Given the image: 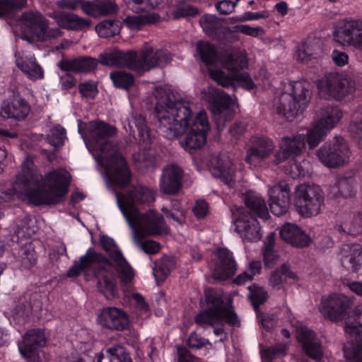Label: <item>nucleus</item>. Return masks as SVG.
Here are the masks:
<instances>
[{
	"instance_id": "nucleus-47",
	"label": "nucleus",
	"mask_w": 362,
	"mask_h": 362,
	"mask_svg": "<svg viewBox=\"0 0 362 362\" xmlns=\"http://www.w3.org/2000/svg\"><path fill=\"white\" fill-rule=\"evenodd\" d=\"M158 15L152 14L146 16H129L126 17V25L134 30H141L146 25L152 24L158 21Z\"/></svg>"
},
{
	"instance_id": "nucleus-34",
	"label": "nucleus",
	"mask_w": 362,
	"mask_h": 362,
	"mask_svg": "<svg viewBox=\"0 0 362 362\" xmlns=\"http://www.w3.org/2000/svg\"><path fill=\"white\" fill-rule=\"evenodd\" d=\"M274 145L272 139L264 136L255 138L253 146L247 151L245 161L252 164L255 159L267 158L274 151Z\"/></svg>"
},
{
	"instance_id": "nucleus-25",
	"label": "nucleus",
	"mask_w": 362,
	"mask_h": 362,
	"mask_svg": "<svg viewBox=\"0 0 362 362\" xmlns=\"http://www.w3.org/2000/svg\"><path fill=\"white\" fill-rule=\"evenodd\" d=\"M183 170L176 165L164 168L160 180V190L166 194H175L182 187Z\"/></svg>"
},
{
	"instance_id": "nucleus-43",
	"label": "nucleus",
	"mask_w": 362,
	"mask_h": 362,
	"mask_svg": "<svg viewBox=\"0 0 362 362\" xmlns=\"http://www.w3.org/2000/svg\"><path fill=\"white\" fill-rule=\"evenodd\" d=\"M172 12L174 20L195 17L199 14L197 7L192 5L187 0H177Z\"/></svg>"
},
{
	"instance_id": "nucleus-1",
	"label": "nucleus",
	"mask_w": 362,
	"mask_h": 362,
	"mask_svg": "<svg viewBox=\"0 0 362 362\" xmlns=\"http://www.w3.org/2000/svg\"><path fill=\"white\" fill-rule=\"evenodd\" d=\"M100 244L107 253L109 258L96 252L94 248L89 247L79 258L78 262L75 261L68 269L67 276L78 277L81 272L90 271L94 264H103L96 266L93 269L97 288L101 294L106 292L115 294L117 288V279H119L124 294H139L129 291L126 293V290L132 287L135 273L115 241L107 235H102L100 237Z\"/></svg>"
},
{
	"instance_id": "nucleus-7",
	"label": "nucleus",
	"mask_w": 362,
	"mask_h": 362,
	"mask_svg": "<svg viewBox=\"0 0 362 362\" xmlns=\"http://www.w3.org/2000/svg\"><path fill=\"white\" fill-rule=\"evenodd\" d=\"M291 93L281 94L276 104L277 113L292 121L296 116L302 114L310 99V83L308 81H291Z\"/></svg>"
},
{
	"instance_id": "nucleus-17",
	"label": "nucleus",
	"mask_w": 362,
	"mask_h": 362,
	"mask_svg": "<svg viewBox=\"0 0 362 362\" xmlns=\"http://www.w3.org/2000/svg\"><path fill=\"white\" fill-rule=\"evenodd\" d=\"M352 304L353 298L349 296H325L321 300L319 310L325 318L338 322L346 317Z\"/></svg>"
},
{
	"instance_id": "nucleus-36",
	"label": "nucleus",
	"mask_w": 362,
	"mask_h": 362,
	"mask_svg": "<svg viewBox=\"0 0 362 362\" xmlns=\"http://www.w3.org/2000/svg\"><path fill=\"white\" fill-rule=\"evenodd\" d=\"M130 134L134 139H139L144 145L148 146L151 141L150 129L147 125L146 117L141 114H133L129 122Z\"/></svg>"
},
{
	"instance_id": "nucleus-5",
	"label": "nucleus",
	"mask_w": 362,
	"mask_h": 362,
	"mask_svg": "<svg viewBox=\"0 0 362 362\" xmlns=\"http://www.w3.org/2000/svg\"><path fill=\"white\" fill-rule=\"evenodd\" d=\"M243 201L248 212L243 207H238L233 213L235 230L241 235L243 240L257 242L261 239L260 226L256 217L267 220L269 211L264 200L252 191L243 194Z\"/></svg>"
},
{
	"instance_id": "nucleus-4",
	"label": "nucleus",
	"mask_w": 362,
	"mask_h": 362,
	"mask_svg": "<svg viewBox=\"0 0 362 362\" xmlns=\"http://www.w3.org/2000/svg\"><path fill=\"white\" fill-rule=\"evenodd\" d=\"M98 63L103 66L126 67L142 75L152 68L165 66L171 61V56L167 50L154 51L150 45H145L139 50L127 52L116 49L99 54Z\"/></svg>"
},
{
	"instance_id": "nucleus-35",
	"label": "nucleus",
	"mask_w": 362,
	"mask_h": 362,
	"mask_svg": "<svg viewBox=\"0 0 362 362\" xmlns=\"http://www.w3.org/2000/svg\"><path fill=\"white\" fill-rule=\"evenodd\" d=\"M337 33L344 41L362 48V21H346Z\"/></svg>"
},
{
	"instance_id": "nucleus-46",
	"label": "nucleus",
	"mask_w": 362,
	"mask_h": 362,
	"mask_svg": "<svg viewBox=\"0 0 362 362\" xmlns=\"http://www.w3.org/2000/svg\"><path fill=\"white\" fill-rule=\"evenodd\" d=\"M110 78L116 88L127 90H129L135 81L134 76L124 71H112Z\"/></svg>"
},
{
	"instance_id": "nucleus-12",
	"label": "nucleus",
	"mask_w": 362,
	"mask_h": 362,
	"mask_svg": "<svg viewBox=\"0 0 362 362\" xmlns=\"http://www.w3.org/2000/svg\"><path fill=\"white\" fill-rule=\"evenodd\" d=\"M317 87L321 97L340 101L354 93L356 83L354 80L343 77L341 74L330 72L318 80Z\"/></svg>"
},
{
	"instance_id": "nucleus-21",
	"label": "nucleus",
	"mask_w": 362,
	"mask_h": 362,
	"mask_svg": "<svg viewBox=\"0 0 362 362\" xmlns=\"http://www.w3.org/2000/svg\"><path fill=\"white\" fill-rule=\"evenodd\" d=\"M214 256L213 279L224 281L232 277L237 270V264L233 252L227 248L221 247L216 250Z\"/></svg>"
},
{
	"instance_id": "nucleus-60",
	"label": "nucleus",
	"mask_w": 362,
	"mask_h": 362,
	"mask_svg": "<svg viewBox=\"0 0 362 362\" xmlns=\"http://www.w3.org/2000/svg\"><path fill=\"white\" fill-rule=\"evenodd\" d=\"M230 33H240L250 36L256 37L258 32L260 31L259 28H252L248 25H237L229 28Z\"/></svg>"
},
{
	"instance_id": "nucleus-59",
	"label": "nucleus",
	"mask_w": 362,
	"mask_h": 362,
	"mask_svg": "<svg viewBox=\"0 0 362 362\" xmlns=\"http://www.w3.org/2000/svg\"><path fill=\"white\" fill-rule=\"evenodd\" d=\"M350 136L358 146L362 145V122H351L349 126Z\"/></svg>"
},
{
	"instance_id": "nucleus-26",
	"label": "nucleus",
	"mask_w": 362,
	"mask_h": 362,
	"mask_svg": "<svg viewBox=\"0 0 362 362\" xmlns=\"http://www.w3.org/2000/svg\"><path fill=\"white\" fill-rule=\"evenodd\" d=\"M30 110V107L27 101L17 95L4 102L0 114L3 117L21 121L26 118Z\"/></svg>"
},
{
	"instance_id": "nucleus-9",
	"label": "nucleus",
	"mask_w": 362,
	"mask_h": 362,
	"mask_svg": "<svg viewBox=\"0 0 362 362\" xmlns=\"http://www.w3.org/2000/svg\"><path fill=\"white\" fill-rule=\"evenodd\" d=\"M324 193L316 185L302 184L296 186L293 194V206L298 214L310 218L320 214L324 204Z\"/></svg>"
},
{
	"instance_id": "nucleus-40",
	"label": "nucleus",
	"mask_w": 362,
	"mask_h": 362,
	"mask_svg": "<svg viewBox=\"0 0 362 362\" xmlns=\"http://www.w3.org/2000/svg\"><path fill=\"white\" fill-rule=\"evenodd\" d=\"M287 279L295 280L297 275L287 264H283L280 267L276 268L271 274L269 284L277 290L283 287V283Z\"/></svg>"
},
{
	"instance_id": "nucleus-22",
	"label": "nucleus",
	"mask_w": 362,
	"mask_h": 362,
	"mask_svg": "<svg viewBox=\"0 0 362 362\" xmlns=\"http://www.w3.org/2000/svg\"><path fill=\"white\" fill-rule=\"evenodd\" d=\"M97 321L103 327L112 331L122 332L129 329L130 327L128 315L123 310L115 307L103 308L98 314Z\"/></svg>"
},
{
	"instance_id": "nucleus-39",
	"label": "nucleus",
	"mask_w": 362,
	"mask_h": 362,
	"mask_svg": "<svg viewBox=\"0 0 362 362\" xmlns=\"http://www.w3.org/2000/svg\"><path fill=\"white\" fill-rule=\"evenodd\" d=\"M344 330L351 337L357 338L362 336V304L356 306L353 314L348 316Z\"/></svg>"
},
{
	"instance_id": "nucleus-44",
	"label": "nucleus",
	"mask_w": 362,
	"mask_h": 362,
	"mask_svg": "<svg viewBox=\"0 0 362 362\" xmlns=\"http://www.w3.org/2000/svg\"><path fill=\"white\" fill-rule=\"evenodd\" d=\"M17 65L30 78L41 79L43 78V69L37 63L35 57L26 58L22 62L18 63Z\"/></svg>"
},
{
	"instance_id": "nucleus-2",
	"label": "nucleus",
	"mask_w": 362,
	"mask_h": 362,
	"mask_svg": "<svg viewBox=\"0 0 362 362\" xmlns=\"http://www.w3.org/2000/svg\"><path fill=\"white\" fill-rule=\"evenodd\" d=\"M71 175L53 169L43 176L33 160L27 157L16 175V186L29 203L35 206L61 203L69 192Z\"/></svg>"
},
{
	"instance_id": "nucleus-61",
	"label": "nucleus",
	"mask_w": 362,
	"mask_h": 362,
	"mask_svg": "<svg viewBox=\"0 0 362 362\" xmlns=\"http://www.w3.org/2000/svg\"><path fill=\"white\" fill-rule=\"evenodd\" d=\"M132 2L136 6V11H144L147 6L150 8L158 7L163 2V0H132Z\"/></svg>"
},
{
	"instance_id": "nucleus-3",
	"label": "nucleus",
	"mask_w": 362,
	"mask_h": 362,
	"mask_svg": "<svg viewBox=\"0 0 362 362\" xmlns=\"http://www.w3.org/2000/svg\"><path fill=\"white\" fill-rule=\"evenodd\" d=\"M155 97L154 115L158 134L168 140L178 139L187 132L194 119L192 104L177 99L170 89H156Z\"/></svg>"
},
{
	"instance_id": "nucleus-57",
	"label": "nucleus",
	"mask_w": 362,
	"mask_h": 362,
	"mask_svg": "<svg viewBox=\"0 0 362 362\" xmlns=\"http://www.w3.org/2000/svg\"><path fill=\"white\" fill-rule=\"evenodd\" d=\"M192 211L197 219H204L209 213V204L205 200H198L195 202Z\"/></svg>"
},
{
	"instance_id": "nucleus-55",
	"label": "nucleus",
	"mask_w": 362,
	"mask_h": 362,
	"mask_svg": "<svg viewBox=\"0 0 362 362\" xmlns=\"http://www.w3.org/2000/svg\"><path fill=\"white\" fill-rule=\"evenodd\" d=\"M133 159L136 163L143 165L144 167H148L153 163L154 158L151 153L146 149H140L138 152L133 154Z\"/></svg>"
},
{
	"instance_id": "nucleus-19",
	"label": "nucleus",
	"mask_w": 362,
	"mask_h": 362,
	"mask_svg": "<svg viewBox=\"0 0 362 362\" xmlns=\"http://www.w3.org/2000/svg\"><path fill=\"white\" fill-rule=\"evenodd\" d=\"M45 344L46 338L44 332L40 329H33L24 334L23 340L18 343V350L27 361L42 362L37 350Z\"/></svg>"
},
{
	"instance_id": "nucleus-63",
	"label": "nucleus",
	"mask_w": 362,
	"mask_h": 362,
	"mask_svg": "<svg viewBox=\"0 0 362 362\" xmlns=\"http://www.w3.org/2000/svg\"><path fill=\"white\" fill-rule=\"evenodd\" d=\"M33 309V305L23 298H20L19 304L15 308V313L21 316H28Z\"/></svg>"
},
{
	"instance_id": "nucleus-31",
	"label": "nucleus",
	"mask_w": 362,
	"mask_h": 362,
	"mask_svg": "<svg viewBox=\"0 0 362 362\" xmlns=\"http://www.w3.org/2000/svg\"><path fill=\"white\" fill-rule=\"evenodd\" d=\"M144 232L151 236L168 234L169 228L165 225L163 215L154 210H149L143 215Z\"/></svg>"
},
{
	"instance_id": "nucleus-10",
	"label": "nucleus",
	"mask_w": 362,
	"mask_h": 362,
	"mask_svg": "<svg viewBox=\"0 0 362 362\" xmlns=\"http://www.w3.org/2000/svg\"><path fill=\"white\" fill-rule=\"evenodd\" d=\"M98 162L105 170L110 185L122 188L130 184L132 174L121 152L115 151L109 155H98Z\"/></svg>"
},
{
	"instance_id": "nucleus-11",
	"label": "nucleus",
	"mask_w": 362,
	"mask_h": 362,
	"mask_svg": "<svg viewBox=\"0 0 362 362\" xmlns=\"http://www.w3.org/2000/svg\"><path fill=\"white\" fill-rule=\"evenodd\" d=\"M119 209L128 221H135L139 214L136 204L151 206L155 201L154 192L145 186L134 187L127 193L117 192Z\"/></svg>"
},
{
	"instance_id": "nucleus-52",
	"label": "nucleus",
	"mask_w": 362,
	"mask_h": 362,
	"mask_svg": "<svg viewBox=\"0 0 362 362\" xmlns=\"http://www.w3.org/2000/svg\"><path fill=\"white\" fill-rule=\"evenodd\" d=\"M344 225H340L338 227V230L341 233L344 232L350 235L356 236L362 233V215L357 214L354 216L352 221L346 228Z\"/></svg>"
},
{
	"instance_id": "nucleus-14",
	"label": "nucleus",
	"mask_w": 362,
	"mask_h": 362,
	"mask_svg": "<svg viewBox=\"0 0 362 362\" xmlns=\"http://www.w3.org/2000/svg\"><path fill=\"white\" fill-rule=\"evenodd\" d=\"M19 21L27 28L28 33L40 42L57 38L62 34L58 28H49L48 21L39 13L25 11L21 15Z\"/></svg>"
},
{
	"instance_id": "nucleus-37",
	"label": "nucleus",
	"mask_w": 362,
	"mask_h": 362,
	"mask_svg": "<svg viewBox=\"0 0 362 362\" xmlns=\"http://www.w3.org/2000/svg\"><path fill=\"white\" fill-rule=\"evenodd\" d=\"M343 112L338 106L327 105L320 111V118L316 124L329 132L341 119Z\"/></svg>"
},
{
	"instance_id": "nucleus-13",
	"label": "nucleus",
	"mask_w": 362,
	"mask_h": 362,
	"mask_svg": "<svg viewBox=\"0 0 362 362\" xmlns=\"http://www.w3.org/2000/svg\"><path fill=\"white\" fill-rule=\"evenodd\" d=\"M317 156L326 167L336 168L348 162L349 148L342 136H335L318 149Z\"/></svg>"
},
{
	"instance_id": "nucleus-28",
	"label": "nucleus",
	"mask_w": 362,
	"mask_h": 362,
	"mask_svg": "<svg viewBox=\"0 0 362 362\" xmlns=\"http://www.w3.org/2000/svg\"><path fill=\"white\" fill-rule=\"evenodd\" d=\"M279 235L284 241L296 247H308L311 242L310 236L296 223H285Z\"/></svg>"
},
{
	"instance_id": "nucleus-64",
	"label": "nucleus",
	"mask_w": 362,
	"mask_h": 362,
	"mask_svg": "<svg viewBox=\"0 0 362 362\" xmlns=\"http://www.w3.org/2000/svg\"><path fill=\"white\" fill-rule=\"evenodd\" d=\"M177 362H202L201 359L192 355L186 348H177Z\"/></svg>"
},
{
	"instance_id": "nucleus-29",
	"label": "nucleus",
	"mask_w": 362,
	"mask_h": 362,
	"mask_svg": "<svg viewBox=\"0 0 362 362\" xmlns=\"http://www.w3.org/2000/svg\"><path fill=\"white\" fill-rule=\"evenodd\" d=\"M81 10L88 16L99 18L117 15L119 7L112 0L88 1L81 4Z\"/></svg>"
},
{
	"instance_id": "nucleus-30",
	"label": "nucleus",
	"mask_w": 362,
	"mask_h": 362,
	"mask_svg": "<svg viewBox=\"0 0 362 362\" xmlns=\"http://www.w3.org/2000/svg\"><path fill=\"white\" fill-rule=\"evenodd\" d=\"M343 267L353 272H358L362 264V246L360 244H346L340 250Z\"/></svg>"
},
{
	"instance_id": "nucleus-27",
	"label": "nucleus",
	"mask_w": 362,
	"mask_h": 362,
	"mask_svg": "<svg viewBox=\"0 0 362 362\" xmlns=\"http://www.w3.org/2000/svg\"><path fill=\"white\" fill-rule=\"evenodd\" d=\"M98 64L97 59L92 57L81 56L74 59H62L58 64V67L63 71L87 73L95 70Z\"/></svg>"
},
{
	"instance_id": "nucleus-33",
	"label": "nucleus",
	"mask_w": 362,
	"mask_h": 362,
	"mask_svg": "<svg viewBox=\"0 0 362 362\" xmlns=\"http://www.w3.org/2000/svg\"><path fill=\"white\" fill-rule=\"evenodd\" d=\"M58 25L71 30H86L89 28L91 21L69 11H60L55 16Z\"/></svg>"
},
{
	"instance_id": "nucleus-32",
	"label": "nucleus",
	"mask_w": 362,
	"mask_h": 362,
	"mask_svg": "<svg viewBox=\"0 0 362 362\" xmlns=\"http://www.w3.org/2000/svg\"><path fill=\"white\" fill-rule=\"evenodd\" d=\"M209 163L214 177L220 178L226 184H229L233 180L234 171L232 163L228 157L221 154L212 156L209 160Z\"/></svg>"
},
{
	"instance_id": "nucleus-24",
	"label": "nucleus",
	"mask_w": 362,
	"mask_h": 362,
	"mask_svg": "<svg viewBox=\"0 0 362 362\" xmlns=\"http://www.w3.org/2000/svg\"><path fill=\"white\" fill-rule=\"evenodd\" d=\"M211 112L218 117L230 115L233 111L232 98L218 88H211L206 94Z\"/></svg>"
},
{
	"instance_id": "nucleus-56",
	"label": "nucleus",
	"mask_w": 362,
	"mask_h": 362,
	"mask_svg": "<svg viewBox=\"0 0 362 362\" xmlns=\"http://www.w3.org/2000/svg\"><path fill=\"white\" fill-rule=\"evenodd\" d=\"M268 16H269V13L267 11H258V12H255V13L251 12V11H247V12H245L240 17H238L236 18H232V21L233 22H236V21L245 22V21H248L258 20V19H261V18L265 19V18H268Z\"/></svg>"
},
{
	"instance_id": "nucleus-6",
	"label": "nucleus",
	"mask_w": 362,
	"mask_h": 362,
	"mask_svg": "<svg viewBox=\"0 0 362 362\" xmlns=\"http://www.w3.org/2000/svg\"><path fill=\"white\" fill-rule=\"evenodd\" d=\"M199 305L202 311L195 316L194 322L200 326L212 327L223 321L230 325H240L230 296H204Z\"/></svg>"
},
{
	"instance_id": "nucleus-23",
	"label": "nucleus",
	"mask_w": 362,
	"mask_h": 362,
	"mask_svg": "<svg viewBox=\"0 0 362 362\" xmlns=\"http://www.w3.org/2000/svg\"><path fill=\"white\" fill-rule=\"evenodd\" d=\"M297 338L307 356L315 361L322 359V343L313 330L307 327H300L297 329Z\"/></svg>"
},
{
	"instance_id": "nucleus-16",
	"label": "nucleus",
	"mask_w": 362,
	"mask_h": 362,
	"mask_svg": "<svg viewBox=\"0 0 362 362\" xmlns=\"http://www.w3.org/2000/svg\"><path fill=\"white\" fill-rule=\"evenodd\" d=\"M190 129L184 141H181V146L186 150L200 149L206 141L207 133L210 129L207 115L205 111L198 112Z\"/></svg>"
},
{
	"instance_id": "nucleus-49",
	"label": "nucleus",
	"mask_w": 362,
	"mask_h": 362,
	"mask_svg": "<svg viewBox=\"0 0 362 362\" xmlns=\"http://www.w3.org/2000/svg\"><path fill=\"white\" fill-rule=\"evenodd\" d=\"M26 5L27 0H0V18H5L25 8Z\"/></svg>"
},
{
	"instance_id": "nucleus-42",
	"label": "nucleus",
	"mask_w": 362,
	"mask_h": 362,
	"mask_svg": "<svg viewBox=\"0 0 362 362\" xmlns=\"http://www.w3.org/2000/svg\"><path fill=\"white\" fill-rule=\"evenodd\" d=\"M347 341L343 347L346 362H362V336Z\"/></svg>"
},
{
	"instance_id": "nucleus-53",
	"label": "nucleus",
	"mask_w": 362,
	"mask_h": 362,
	"mask_svg": "<svg viewBox=\"0 0 362 362\" xmlns=\"http://www.w3.org/2000/svg\"><path fill=\"white\" fill-rule=\"evenodd\" d=\"M217 21L218 18L216 15L204 14L201 17L199 23L206 33L214 37L217 33Z\"/></svg>"
},
{
	"instance_id": "nucleus-50",
	"label": "nucleus",
	"mask_w": 362,
	"mask_h": 362,
	"mask_svg": "<svg viewBox=\"0 0 362 362\" xmlns=\"http://www.w3.org/2000/svg\"><path fill=\"white\" fill-rule=\"evenodd\" d=\"M288 346L285 343H278L274 346L262 349L260 351L263 359L272 362V360L282 357L286 354Z\"/></svg>"
},
{
	"instance_id": "nucleus-15",
	"label": "nucleus",
	"mask_w": 362,
	"mask_h": 362,
	"mask_svg": "<svg viewBox=\"0 0 362 362\" xmlns=\"http://www.w3.org/2000/svg\"><path fill=\"white\" fill-rule=\"evenodd\" d=\"M88 134L90 140L98 147V155H109L115 149V145L109 139L115 136L117 129L105 122L100 119L89 122L88 127Z\"/></svg>"
},
{
	"instance_id": "nucleus-62",
	"label": "nucleus",
	"mask_w": 362,
	"mask_h": 362,
	"mask_svg": "<svg viewBox=\"0 0 362 362\" xmlns=\"http://www.w3.org/2000/svg\"><path fill=\"white\" fill-rule=\"evenodd\" d=\"M247 125L242 121H235L229 128V133L232 137L238 139L245 132Z\"/></svg>"
},
{
	"instance_id": "nucleus-45",
	"label": "nucleus",
	"mask_w": 362,
	"mask_h": 362,
	"mask_svg": "<svg viewBox=\"0 0 362 362\" xmlns=\"http://www.w3.org/2000/svg\"><path fill=\"white\" fill-rule=\"evenodd\" d=\"M119 21L117 20H105L95 26V31L100 37L107 38L118 35L120 32Z\"/></svg>"
},
{
	"instance_id": "nucleus-8",
	"label": "nucleus",
	"mask_w": 362,
	"mask_h": 362,
	"mask_svg": "<svg viewBox=\"0 0 362 362\" xmlns=\"http://www.w3.org/2000/svg\"><path fill=\"white\" fill-rule=\"evenodd\" d=\"M327 133L315 123L306 135L298 134L291 137H284L280 151L275 154V161L279 163L298 156L305 149L306 143L310 148H314L323 140Z\"/></svg>"
},
{
	"instance_id": "nucleus-38",
	"label": "nucleus",
	"mask_w": 362,
	"mask_h": 362,
	"mask_svg": "<svg viewBox=\"0 0 362 362\" xmlns=\"http://www.w3.org/2000/svg\"><path fill=\"white\" fill-rule=\"evenodd\" d=\"M196 49L200 60L206 66L214 65L219 60L218 52L211 42L199 41Z\"/></svg>"
},
{
	"instance_id": "nucleus-51",
	"label": "nucleus",
	"mask_w": 362,
	"mask_h": 362,
	"mask_svg": "<svg viewBox=\"0 0 362 362\" xmlns=\"http://www.w3.org/2000/svg\"><path fill=\"white\" fill-rule=\"evenodd\" d=\"M66 133V129L62 126L58 124L53 127L47 136L49 144L54 147L62 146L64 144Z\"/></svg>"
},
{
	"instance_id": "nucleus-18",
	"label": "nucleus",
	"mask_w": 362,
	"mask_h": 362,
	"mask_svg": "<svg viewBox=\"0 0 362 362\" xmlns=\"http://www.w3.org/2000/svg\"><path fill=\"white\" fill-rule=\"evenodd\" d=\"M210 78L218 85L225 88H232L235 90L236 86L241 87L246 90H251L256 88L250 74L247 72L235 71L234 74H226L222 69H211L209 71Z\"/></svg>"
},
{
	"instance_id": "nucleus-58",
	"label": "nucleus",
	"mask_w": 362,
	"mask_h": 362,
	"mask_svg": "<svg viewBox=\"0 0 362 362\" xmlns=\"http://www.w3.org/2000/svg\"><path fill=\"white\" fill-rule=\"evenodd\" d=\"M187 344L189 347L195 349H199L207 344H210L208 339H204L196 332H192L188 338Z\"/></svg>"
},
{
	"instance_id": "nucleus-48",
	"label": "nucleus",
	"mask_w": 362,
	"mask_h": 362,
	"mask_svg": "<svg viewBox=\"0 0 362 362\" xmlns=\"http://www.w3.org/2000/svg\"><path fill=\"white\" fill-rule=\"evenodd\" d=\"M247 60L245 57L239 56L236 54H227L223 60V66L234 74L247 66Z\"/></svg>"
},
{
	"instance_id": "nucleus-54",
	"label": "nucleus",
	"mask_w": 362,
	"mask_h": 362,
	"mask_svg": "<svg viewBox=\"0 0 362 362\" xmlns=\"http://www.w3.org/2000/svg\"><path fill=\"white\" fill-rule=\"evenodd\" d=\"M78 92L82 97L94 100L98 94V83L91 80L80 83Z\"/></svg>"
},
{
	"instance_id": "nucleus-41",
	"label": "nucleus",
	"mask_w": 362,
	"mask_h": 362,
	"mask_svg": "<svg viewBox=\"0 0 362 362\" xmlns=\"http://www.w3.org/2000/svg\"><path fill=\"white\" fill-rule=\"evenodd\" d=\"M16 261L22 269H29L36 264L37 255L31 243L21 246L16 255Z\"/></svg>"
},
{
	"instance_id": "nucleus-20",
	"label": "nucleus",
	"mask_w": 362,
	"mask_h": 362,
	"mask_svg": "<svg viewBox=\"0 0 362 362\" xmlns=\"http://www.w3.org/2000/svg\"><path fill=\"white\" fill-rule=\"evenodd\" d=\"M269 205L271 212L276 216L286 215L291 205V188L285 182H280L269 190Z\"/></svg>"
}]
</instances>
